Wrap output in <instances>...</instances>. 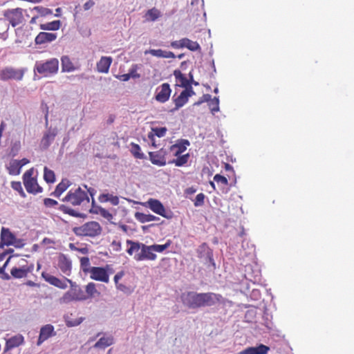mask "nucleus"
<instances>
[{"label": "nucleus", "instance_id": "19", "mask_svg": "<svg viewBox=\"0 0 354 354\" xmlns=\"http://www.w3.org/2000/svg\"><path fill=\"white\" fill-rule=\"evenodd\" d=\"M1 248L4 245H11L13 241L15 240V236L10 231L8 228L3 227L1 231Z\"/></svg>", "mask_w": 354, "mask_h": 354}, {"label": "nucleus", "instance_id": "46", "mask_svg": "<svg viewBox=\"0 0 354 354\" xmlns=\"http://www.w3.org/2000/svg\"><path fill=\"white\" fill-rule=\"evenodd\" d=\"M80 266L84 272H90L91 267H90V261L88 257H84L80 259Z\"/></svg>", "mask_w": 354, "mask_h": 354}, {"label": "nucleus", "instance_id": "17", "mask_svg": "<svg viewBox=\"0 0 354 354\" xmlns=\"http://www.w3.org/2000/svg\"><path fill=\"white\" fill-rule=\"evenodd\" d=\"M41 276L46 281L48 282L50 284L54 286L61 289H66L67 288V284L66 283V281L65 279L64 281L61 280L56 277H54L44 272H42Z\"/></svg>", "mask_w": 354, "mask_h": 354}, {"label": "nucleus", "instance_id": "47", "mask_svg": "<svg viewBox=\"0 0 354 354\" xmlns=\"http://www.w3.org/2000/svg\"><path fill=\"white\" fill-rule=\"evenodd\" d=\"M171 244V241L170 240H167V242L163 245L154 244L151 245V246L154 252H162L165 250L168 249L170 247Z\"/></svg>", "mask_w": 354, "mask_h": 354}, {"label": "nucleus", "instance_id": "12", "mask_svg": "<svg viewBox=\"0 0 354 354\" xmlns=\"http://www.w3.org/2000/svg\"><path fill=\"white\" fill-rule=\"evenodd\" d=\"M65 280L70 283V292L75 297L76 301H85L88 299V296L85 294L81 287L75 282L65 277Z\"/></svg>", "mask_w": 354, "mask_h": 354}, {"label": "nucleus", "instance_id": "43", "mask_svg": "<svg viewBox=\"0 0 354 354\" xmlns=\"http://www.w3.org/2000/svg\"><path fill=\"white\" fill-rule=\"evenodd\" d=\"M73 301H76L75 297L73 295L70 290L66 292L62 297L59 299V302L61 304H69Z\"/></svg>", "mask_w": 354, "mask_h": 354}, {"label": "nucleus", "instance_id": "32", "mask_svg": "<svg viewBox=\"0 0 354 354\" xmlns=\"http://www.w3.org/2000/svg\"><path fill=\"white\" fill-rule=\"evenodd\" d=\"M174 101L175 103V108L173 110H171V111H177L180 107L183 106L188 102V98L185 95V93H183V91H182L180 95L178 96L176 99H174Z\"/></svg>", "mask_w": 354, "mask_h": 354}, {"label": "nucleus", "instance_id": "29", "mask_svg": "<svg viewBox=\"0 0 354 354\" xmlns=\"http://www.w3.org/2000/svg\"><path fill=\"white\" fill-rule=\"evenodd\" d=\"M167 129L166 127H153L151 128V132L149 133L148 138L153 142V145L156 147L153 142L154 136H156L158 138H162L165 136Z\"/></svg>", "mask_w": 354, "mask_h": 354}, {"label": "nucleus", "instance_id": "41", "mask_svg": "<svg viewBox=\"0 0 354 354\" xmlns=\"http://www.w3.org/2000/svg\"><path fill=\"white\" fill-rule=\"evenodd\" d=\"M44 179L47 183H53L55 181V175L53 170L47 167L44 169Z\"/></svg>", "mask_w": 354, "mask_h": 354}, {"label": "nucleus", "instance_id": "49", "mask_svg": "<svg viewBox=\"0 0 354 354\" xmlns=\"http://www.w3.org/2000/svg\"><path fill=\"white\" fill-rule=\"evenodd\" d=\"M140 147L138 145L132 143L131 153L136 158L142 159L144 158V154L140 152Z\"/></svg>", "mask_w": 354, "mask_h": 354}, {"label": "nucleus", "instance_id": "36", "mask_svg": "<svg viewBox=\"0 0 354 354\" xmlns=\"http://www.w3.org/2000/svg\"><path fill=\"white\" fill-rule=\"evenodd\" d=\"M174 75L176 80L180 82V86L183 88H186L189 86V80L185 75L181 73L180 71L176 69L174 71Z\"/></svg>", "mask_w": 354, "mask_h": 354}, {"label": "nucleus", "instance_id": "2", "mask_svg": "<svg viewBox=\"0 0 354 354\" xmlns=\"http://www.w3.org/2000/svg\"><path fill=\"white\" fill-rule=\"evenodd\" d=\"M196 252L199 261L205 266L209 272H214L216 266L212 249L206 243H203L196 248Z\"/></svg>", "mask_w": 354, "mask_h": 354}, {"label": "nucleus", "instance_id": "8", "mask_svg": "<svg viewBox=\"0 0 354 354\" xmlns=\"http://www.w3.org/2000/svg\"><path fill=\"white\" fill-rule=\"evenodd\" d=\"M24 75L22 69H16L12 67H6L0 72V79L3 81L9 80H21Z\"/></svg>", "mask_w": 354, "mask_h": 354}, {"label": "nucleus", "instance_id": "26", "mask_svg": "<svg viewBox=\"0 0 354 354\" xmlns=\"http://www.w3.org/2000/svg\"><path fill=\"white\" fill-rule=\"evenodd\" d=\"M136 220H138L141 223H145L150 221H159L160 218L157 217L152 214H147L142 212H137L134 215Z\"/></svg>", "mask_w": 354, "mask_h": 354}, {"label": "nucleus", "instance_id": "45", "mask_svg": "<svg viewBox=\"0 0 354 354\" xmlns=\"http://www.w3.org/2000/svg\"><path fill=\"white\" fill-rule=\"evenodd\" d=\"M166 50H163L162 49H149L145 51V54H150L153 56L157 57H162L165 58Z\"/></svg>", "mask_w": 354, "mask_h": 354}, {"label": "nucleus", "instance_id": "16", "mask_svg": "<svg viewBox=\"0 0 354 354\" xmlns=\"http://www.w3.org/2000/svg\"><path fill=\"white\" fill-rule=\"evenodd\" d=\"M57 39L56 33L41 32L35 37V42L37 45H42L53 41Z\"/></svg>", "mask_w": 354, "mask_h": 354}, {"label": "nucleus", "instance_id": "18", "mask_svg": "<svg viewBox=\"0 0 354 354\" xmlns=\"http://www.w3.org/2000/svg\"><path fill=\"white\" fill-rule=\"evenodd\" d=\"M24 342V338L21 335H15L6 340L4 352H7L15 347H17Z\"/></svg>", "mask_w": 354, "mask_h": 354}, {"label": "nucleus", "instance_id": "11", "mask_svg": "<svg viewBox=\"0 0 354 354\" xmlns=\"http://www.w3.org/2000/svg\"><path fill=\"white\" fill-rule=\"evenodd\" d=\"M92 279L105 283L109 282V274L105 268L102 267H91L90 269Z\"/></svg>", "mask_w": 354, "mask_h": 354}, {"label": "nucleus", "instance_id": "14", "mask_svg": "<svg viewBox=\"0 0 354 354\" xmlns=\"http://www.w3.org/2000/svg\"><path fill=\"white\" fill-rule=\"evenodd\" d=\"M57 266L60 270L66 275L69 276L71 273V261L64 254H60L58 258Z\"/></svg>", "mask_w": 354, "mask_h": 354}, {"label": "nucleus", "instance_id": "44", "mask_svg": "<svg viewBox=\"0 0 354 354\" xmlns=\"http://www.w3.org/2000/svg\"><path fill=\"white\" fill-rule=\"evenodd\" d=\"M209 106L212 114L219 111V98L218 97H214L209 102Z\"/></svg>", "mask_w": 354, "mask_h": 354}, {"label": "nucleus", "instance_id": "50", "mask_svg": "<svg viewBox=\"0 0 354 354\" xmlns=\"http://www.w3.org/2000/svg\"><path fill=\"white\" fill-rule=\"evenodd\" d=\"M70 183L68 180H62L57 186L56 189L62 194L69 187Z\"/></svg>", "mask_w": 354, "mask_h": 354}, {"label": "nucleus", "instance_id": "33", "mask_svg": "<svg viewBox=\"0 0 354 354\" xmlns=\"http://www.w3.org/2000/svg\"><path fill=\"white\" fill-rule=\"evenodd\" d=\"M22 165H20V162L17 160H12L9 164L8 167L9 174L11 175H18L20 174L21 168Z\"/></svg>", "mask_w": 354, "mask_h": 354}, {"label": "nucleus", "instance_id": "64", "mask_svg": "<svg viewBox=\"0 0 354 354\" xmlns=\"http://www.w3.org/2000/svg\"><path fill=\"white\" fill-rule=\"evenodd\" d=\"M12 188L15 191H20L22 189L21 184L19 181H12L11 183Z\"/></svg>", "mask_w": 354, "mask_h": 354}, {"label": "nucleus", "instance_id": "15", "mask_svg": "<svg viewBox=\"0 0 354 354\" xmlns=\"http://www.w3.org/2000/svg\"><path fill=\"white\" fill-rule=\"evenodd\" d=\"M165 154L166 152L163 151V149H161L158 151L149 152V160L151 162V163L155 165H158L160 167L165 166L167 163L165 158Z\"/></svg>", "mask_w": 354, "mask_h": 354}, {"label": "nucleus", "instance_id": "9", "mask_svg": "<svg viewBox=\"0 0 354 354\" xmlns=\"http://www.w3.org/2000/svg\"><path fill=\"white\" fill-rule=\"evenodd\" d=\"M141 252L134 256V259L136 261H140L143 260H155L157 257L156 254L152 249L151 245H146L142 243L141 246Z\"/></svg>", "mask_w": 354, "mask_h": 354}, {"label": "nucleus", "instance_id": "58", "mask_svg": "<svg viewBox=\"0 0 354 354\" xmlns=\"http://www.w3.org/2000/svg\"><path fill=\"white\" fill-rule=\"evenodd\" d=\"M9 30V25L6 24V20L0 19V31L3 33L7 32Z\"/></svg>", "mask_w": 354, "mask_h": 354}, {"label": "nucleus", "instance_id": "20", "mask_svg": "<svg viewBox=\"0 0 354 354\" xmlns=\"http://www.w3.org/2000/svg\"><path fill=\"white\" fill-rule=\"evenodd\" d=\"M270 348L264 344L246 348L238 354H267Z\"/></svg>", "mask_w": 354, "mask_h": 354}, {"label": "nucleus", "instance_id": "37", "mask_svg": "<svg viewBox=\"0 0 354 354\" xmlns=\"http://www.w3.org/2000/svg\"><path fill=\"white\" fill-rule=\"evenodd\" d=\"M100 202L109 201L113 205H117L119 203V198L116 196L110 195L109 194H102L99 196Z\"/></svg>", "mask_w": 354, "mask_h": 354}, {"label": "nucleus", "instance_id": "38", "mask_svg": "<svg viewBox=\"0 0 354 354\" xmlns=\"http://www.w3.org/2000/svg\"><path fill=\"white\" fill-rule=\"evenodd\" d=\"M127 244L130 247L127 250V252L129 255H132L133 252H138L141 249L142 243L135 242L132 240H127Z\"/></svg>", "mask_w": 354, "mask_h": 354}, {"label": "nucleus", "instance_id": "40", "mask_svg": "<svg viewBox=\"0 0 354 354\" xmlns=\"http://www.w3.org/2000/svg\"><path fill=\"white\" fill-rule=\"evenodd\" d=\"M85 290V294L88 296V298H92L94 297L95 295H100V292L95 288V284L93 282H90L86 286Z\"/></svg>", "mask_w": 354, "mask_h": 354}, {"label": "nucleus", "instance_id": "59", "mask_svg": "<svg viewBox=\"0 0 354 354\" xmlns=\"http://www.w3.org/2000/svg\"><path fill=\"white\" fill-rule=\"evenodd\" d=\"M171 46L174 48H184L183 39L178 40V41H174L171 42Z\"/></svg>", "mask_w": 354, "mask_h": 354}, {"label": "nucleus", "instance_id": "21", "mask_svg": "<svg viewBox=\"0 0 354 354\" xmlns=\"http://www.w3.org/2000/svg\"><path fill=\"white\" fill-rule=\"evenodd\" d=\"M25 188L28 193L36 194L41 193L43 189L39 186L36 179H28L24 182Z\"/></svg>", "mask_w": 354, "mask_h": 354}, {"label": "nucleus", "instance_id": "42", "mask_svg": "<svg viewBox=\"0 0 354 354\" xmlns=\"http://www.w3.org/2000/svg\"><path fill=\"white\" fill-rule=\"evenodd\" d=\"M66 325L68 327H74L79 326L84 320V317H79L78 319H73L68 315L64 316Z\"/></svg>", "mask_w": 354, "mask_h": 354}, {"label": "nucleus", "instance_id": "1", "mask_svg": "<svg viewBox=\"0 0 354 354\" xmlns=\"http://www.w3.org/2000/svg\"><path fill=\"white\" fill-rule=\"evenodd\" d=\"M183 304L189 309L209 307L223 302L221 295L214 292H186L182 294Z\"/></svg>", "mask_w": 354, "mask_h": 354}, {"label": "nucleus", "instance_id": "27", "mask_svg": "<svg viewBox=\"0 0 354 354\" xmlns=\"http://www.w3.org/2000/svg\"><path fill=\"white\" fill-rule=\"evenodd\" d=\"M61 64L62 72H72L77 69L71 59L66 56H62L61 58Z\"/></svg>", "mask_w": 354, "mask_h": 354}, {"label": "nucleus", "instance_id": "57", "mask_svg": "<svg viewBox=\"0 0 354 354\" xmlns=\"http://www.w3.org/2000/svg\"><path fill=\"white\" fill-rule=\"evenodd\" d=\"M44 204L47 207H53L57 205L58 203L54 199L46 198L44 200Z\"/></svg>", "mask_w": 354, "mask_h": 354}, {"label": "nucleus", "instance_id": "53", "mask_svg": "<svg viewBox=\"0 0 354 354\" xmlns=\"http://www.w3.org/2000/svg\"><path fill=\"white\" fill-rule=\"evenodd\" d=\"M118 290L123 292L125 294L129 295L132 292V290L130 287H128L122 283H118L115 285Z\"/></svg>", "mask_w": 354, "mask_h": 354}, {"label": "nucleus", "instance_id": "39", "mask_svg": "<svg viewBox=\"0 0 354 354\" xmlns=\"http://www.w3.org/2000/svg\"><path fill=\"white\" fill-rule=\"evenodd\" d=\"M178 158L176 159H173L172 160L169 161V164H175L177 167H182L185 165L189 158V154L187 153L183 156H177Z\"/></svg>", "mask_w": 354, "mask_h": 354}, {"label": "nucleus", "instance_id": "51", "mask_svg": "<svg viewBox=\"0 0 354 354\" xmlns=\"http://www.w3.org/2000/svg\"><path fill=\"white\" fill-rule=\"evenodd\" d=\"M205 195L203 193H200L197 194L195 201H194V205L196 207H201L204 204V200H205Z\"/></svg>", "mask_w": 354, "mask_h": 354}, {"label": "nucleus", "instance_id": "61", "mask_svg": "<svg viewBox=\"0 0 354 354\" xmlns=\"http://www.w3.org/2000/svg\"><path fill=\"white\" fill-rule=\"evenodd\" d=\"M183 93H185V95L187 97V98L195 95V92L193 90L192 85H189V86L186 87L185 90H183Z\"/></svg>", "mask_w": 354, "mask_h": 354}, {"label": "nucleus", "instance_id": "10", "mask_svg": "<svg viewBox=\"0 0 354 354\" xmlns=\"http://www.w3.org/2000/svg\"><path fill=\"white\" fill-rule=\"evenodd\" d=\"M171 92V90L169 84L168 83H164L156 89L155 98L158 102L165 103L169 100Z\"/></svg>", "mask_w": 354, "mask_h": 354}, {"label": "nucleus", "instance_id": "7", "mask_svg": "<svg viewBox=\"0 0 354 354\" xmlns=\"http://www.w3.org/2000/svg\"><path fill=\"white\" fill-rule=\"evenodd\" d=\"M148 207L154 213L160 215L166 218H171L173 213L171 211H167L162 203L154 198H150L147 202Z\"/></svg>", "mask_w": 354, "mask_h": 354}, {"label": "nucleus", "instance_id": "5", "mask_svg": "<svg viewBox=\"0 0 354 354\" xmlns=\"http://www.w3.org/2000/svg\"><path fill=\"white\" fill-rule=\"evenodd\" d=\"M63 202H68L72 205H80L82 203H89V197L85 190L80 187L75 189H71L66 196L62 199Z\"/></svg>", "mask_w": 354, "mask_h": 354}, {"label": "nucleus", "instance_id": "55", "mask_svg": "<svg viewBox=\"0 0 354 354\" xmlns=\"http://www.w3.org/2000/svg\"><path fill=\"white\" fill-rule=\"evenodd\" d=\"M138 66L136 64L132 65L131 68L129 71V75H130V78H139L140 77V74L137 73Z\"/></svg>", "mask_w": 354, "mask_h": 354}, {"label": "nucleus", "instance_id": "13", "mask_svg": "<svg viewBox=\"0 0 354 354\" xmlns=\"http://www.w3.org/2000/svg\"><path fill=\"white\" fill-rule=\"evenodd\" d=\"M56 333L54 331V327L51 324H46L41 328L39 338L37 344L41 345L44 341L50 337L54 336Z\"/></svg>", "mask_w": 354, "mask_h": 354}, {"label": "nucleus", "instance_id": "24", "mask_svg": "<svg viewBox=\"0 0 354 354\" xmlns=\"http://www.w3.org/2000/svg\"><path fill=\"white\" fill-rule=\"evenodd\" d=\"M112 62L111 57H102L97 63V70L99 73H107Z\"/></svg>", "mask_w": 354, "mask_h": 354}, {"label": "nucleus", "instance_id": "22", "mask_svg": "<svg viewBox=\"0 0 354 354\" xmlns=\"http://www.w3.org/2000/svg\"><path fill=\"white\" fill-rule=\"evenodd\" d=\"M57 134L56 129H50L43 136L41 139V146L44 149H47L55 140Z\"/></svg>", "mask_w": 354, "mask_h": 354}, {"label": "nucleus", "instance_id": "54", "mask_svg": "<svg viewBox=\"0 0 354 354\" xmlns=\"http://www.w3.org/2000/svg\"><path fill=\"white\" fill-rule=\"evenodd\" d=\"M99 212L102 217L109 221H111V220L113 218V215L104 208H99Z\"/></svg>", "mask_w": 354, "mask_h": 354}, {"label": "nucleus", "instance_id": "4", "mask_svg": "<svg viewBox=\"0 0 354 354\" xmlns=\"http://www.w3.org/2000/svg\"><path fill=\"white\" fill-rule=\"evenodd\" d=\"M73 231L79 236H86L95 237L101 234L102 227L96 221H90L84 223L80 227H74Z\"/></svg>", "mask_w": 354, "mask_h": 354}, {"label": "nucleus", "instance_id": "28", "mask_svg": "<svg viewBox=\"0 0 354 354\" xmlns=\"http://www.w3.org/2000/svg\"><path fill=\"white\" fill-rule=\"evenodd\" d=\"M114 339L110 335L109 337H101L93 346L95 348L104 349L105 348L113 344Z\"/></svg>", "mask_w": 354, "mask_h": 354}, {"label": "nucleus", "instance_id": "60", "mask_svg": "<svg viewBox=\"0 0 354 354\" xmlns=\"http://www.w3.org/2000/svg\"><path fill=\"white\" fill-rule=\"evenodd\" d=\"M25 243L23 239H17L13 241V243L11 245H14L17 248H21L24 246Z\"/></svg>", "mask_w": 354, "mask_h": 354}, {"label": "nucleus", "instance_id": "62", "mask_svg": "<svg viewBox=\"0 0 354 354\" xmlns=\"http://www.w3.org/2000/svg\"><path fill=\"white\" fill-rule=\"evenodd\" d=\"M33 174V169H30L27 170L23 175V180L24 182L28 179H35L32 177V175Z\"/></svg>", "mask_w": 354, "mask_h": 354}, {"label": "nucleus", "instance_id": "52", "mask_svg": "<svg viewBox=\"0 0 354 354\" xmlns=\"http://www.w3.org/2000/svg\"><path fill=\"white\" fill-rule=\"evenodd\" d=\"M214 180L216 181L217 183H221L224 185H228V180L227 179L221 174H216L214 176Z\"/></svg>", "mask_w": 354, "mask_h": 354}, {"label": "nucleus", "instance_id": "63", "mask_svg": "<svg viewBox=\"0 0 354 354\" xmlns=\"http://www.w3.org/2000/svg\"><path fill=\"white\" fill-rule=\"evenodd\" d=\"M99 208H102L100 206H95V200L93 198L92 207L90 209L89 212L91 214H100Z\"/></svg>", "mask_w": 354, "mask_h": 354}, {"label": "nucleus", "instance_id": "56", "mask_svg": "<svg viewBox=\"0 0 354 354\" xmlns=\"http://www.w3.org/2000/svg\"><path fill=\"white\" fill-rule=\"evenodd\" d=\"M211 100V95L209 94H204L200 100L194 104V106H199L205 102H209Z\"/></svg>", "mask_w": 354, "mask_h": 354}, {"label": "nucleus", "instance_id": "31", "mask_svg": "<svg viewBox=\"0 0 354 354\" xmlns=\"http://www.w3.org/2000/svg\"><path fill=\"white\" fill-rule=\"evenodd\" d=\"M161 17V12L156 8H153L146 12L145 17L146 21H155Z\"/></svg>", "mask_w": 354, "mask_h": 354}, {"label": "nucleus", "instance_id": "23", "mask_svg": "<svg viewBox=\"0 0 354 354\" xmlns=\"http://www.w3.org/2000/svg\"><path fill=\"white\" fill-rule=\"evenodd\" d=\"M30 272H31L30 268L27 266L21 265L20 268H12L10 273L13 277L21 279L26 277Z\"/></svg>", "mask_w": 354, "mask_h": 354}, {"label": "nucleus", "instance_id": "30", "mask_svg": "<svg viewBox=\"0 0 354 354\" xmlns=\"http://www.w3.org/2000/svg\"><path fill=\"white\" fill-rule=\"evenodd\" d=\"M58 209L62 211L64 214H69L70 216H72L74 217L84 218L86 217V215L85 214L77 212L75 210H74L73 209H71V207H69L68 206H67L66 205H63V204L60 205L58 207Z\"/></svg>", "mask_w": 354, "mask_h": 354}, {"label": "nucleus", "instance_id": "34", "mask_svg": "<svg viewBox=\"0 0 354 354\" xmlns=\"http://www.w3.org/2000/svg\"><path fill=\"white\" fill-rule=\"evenodd\" d=\"M61 26V21L59 20H55L46 24H40L39 27L43 30H57L59 29Z\"/></svg>", "mask_w": 354, "mask_h": 354}, {"label": "nucleus", "instance_id": "35", "mask_svg": "<svg viewBox=\"0 0 354 354\" xmlns=\"http://www.w3.org/2000/svg\"><path fill=\"white\" fill-rule=\"evenodd\" d=\"M184 48H188L191 51L201 50V48L197 41H193L188 38H183Z\"/></svg>", "mask_w": 354, "mask_h": 354}, {"label": "nucleus", "instance_id": "3", "mask_svg": "<svg viewBox=\"0 0 354 354\" xmlns=\"http://www.w3.org/2000/svg\"><path fill=\"white\" fill-rule=\"evenodd\" d=\"M59 68V61L56 58H51L46 61H37L35 64L34 71L48 76L57 73Z\"/></svg>", "mask_w": 354, "mask_h": 354}, {"label": "nucleus", "instance_id": "48", "mask_svg": "<svg viewBox=\"0 0 354 354\" xmlns=\"http://www.w3.org/2000/svg\"><path fill=\"white\" fill-rule=\"evenodd\" d=\"M33 10L37 11L41 16H46L53 13L50 9L42 6H35L31 10V11Z\"/></svg>", "mask_w": 354, "mask_h": 354}, {"label": "nucleus", "instance_id": "25", "mask_svg": "<svg viewBox=\"0 0 354 354\" xmlns=\"http://www.w3.org/2000/svg\"><path fill=\"white\" fill-rule=\"evenodd\" d=\"M189 145L190 142L188 140L180 139L178 140L176 144L173 145L170 149L173 151L176 149L177 150L175 151L174 155L177 156L184 152L187 149V147L189 146Z\"/></svg>", "mask_w": 354, "mask_h": 354}, {"label": "nucleus", "instance_id": "6", "mask_svg": "<svg viewBox=\"0 0 354 354\" xmlns=\"http://www.w3.org/2000/svg\"><path fill=\"white\" fill-rule=\"evenodd\" d=\"M24 12L27 10L21 8L7 9L3 11V15L12 27H16L24 23Z\"/></svg>", "mask_w": 354, "mask_h": 354}]
</instances>
